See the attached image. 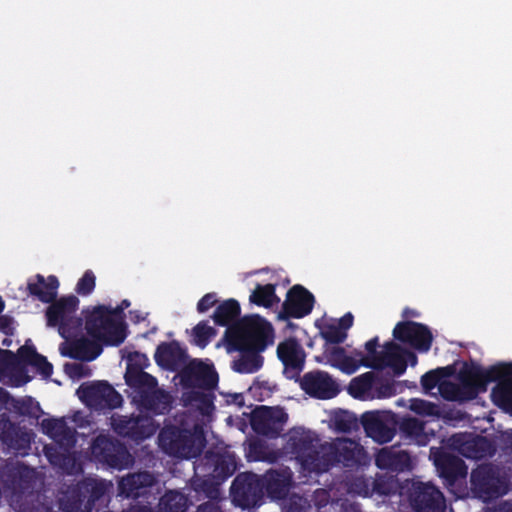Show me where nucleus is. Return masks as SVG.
<instances>
[{
	"label": "nucleus",
	"instance_id": "6e6d98bb",
	"mask_svg": "<svg viewBox=\"0 0 512 512\" xmlns=\"http://www.w3.org/2000/svg\"><path fill=\"white\" fill-rule=\"evenodd\" d=\"M249 391L253 394L254 397H258V400L262 401L264 397L271 395L273 389L269 381L259 380V378H257L249 388Z\"/></svg>",
	"mask_w": 512,
	"mask_h": 512
},
{
	"label": "nucleus",
	"instance_id": "58836bf2",
	"mask_svg": "<svg viewBox=\"0 0 512 512\" xmlns=\"http://www.w3.org/2000/svg\"><path fill=\"white\" fill-rule=\"evenodd\" d=\"M250 303L265 308H271L280 302V298L276 295L275 284H256L255 289L249 297Z\"/></svg>",
	"mask_w": 512,
	"mask_h": 512
},
{
	"label": "nucleus",
	"instance_id": "4d7b16f0",
	"mask_svg": "<svg viewBox=\"0 0 512 512\" xmlns=\"http://www.w3.org/2000/svg\"><path fill=\"white\" fill-rule=\"evenodd\" d=\"M410 409L419 415L431 416L435 412V405L423 399H412Z\"/></svg>",
	"mask_w": 512,
	"mask_h": 512
},
{
	"label": "nucleus",
	"instance_id": "c03bdc74",
	"mask_svg": "<svg viewBox=\"0 0 512 512\" xmlns=\"http://www.w3.org/2000/svg\"><path fill=\"white\" fill-rule=\"evenodd\" d=\"M483 379L487 387L491 382H500L506 379H512V364L498 363L488 368H483Z\"/></svg>",
	"mask_w": 512,
	"mask_h": 512
},
{
	"label": "nucleus",
	"instance_id": "9b49d317",
	"mask_svg": "<svg viewBox=\"0 0 512 512\" xmlns=\"http://www.w3.org/2000/svg\"><path fill=\"white\" fill-rule=\"evenodd\" d=\"M365 455L364 448L354 440L343 438L334 442L322 444V473L331 467L342 464L345 467H355L361 464Z\"/></svg>",
	"mask_w": 512,
	"mask_h": 512
},
{
	"label": "nucleus",
	"instance_id": "bf43d9fd",
	"mask_svg": "<svg viewBox=\"0 0 512 512\" xmlns=\"http://www.w3.org/2000/svg\"><path fill=\"white\" fill-rule=\"evenodd\" d=\"M18 363L17 355L14 352L0 349V371L12 369Z\"/></svg>",
	"mask_w": 512,
	"mask_h": 512
},
{
	"label": "nucleus",
	"instance_id": "f257e3e1",
	"mask_svg": "<svg viewBox=\"0 0 512 512\" xmlns=\"http://www.w3.org/2000/svg\"><path fill=\"white\" fill-rule=\"evenodd\" d=\"M192 488L209 499H217L221 484L236 471L235 457L229 453L207 450L194 464Z\"/></svg>",
	"mask_w": 512,
	"mask_h": 512
},
{
	"label": "nucleus",
	"instance_id": "aec40b11",
	"mask_svg": "<svg viewBox=\"0 0 512 512\" xmlns=\"http://www.w3.org/2000/svg\"><path fill=\"white\" fill-rule=\"evenodd\" d=\"M314 303L313 294L302 285L296 284L288 290L278 317L282 320L303 318L311 313Z\"/></svg>",
	"mask_w": 512,
	"mask_h": 512
},
{
	"label": "nucleus",
	"instance_id": "e433bc0d",
	"mask_svg": "<svg viewBox=\"0 0 512 512\" xmlns=\"http://www.w3.org/2000/svg\"><path fill=\"white\" fill-rule=\"evenodd\" d=\"M327 362L345 374L351 375L355 373L359 367L358 358L348 356L343 347L334 346L325 351Z\"/></svg>",
	"mask_w": 512,
	"mask_h": 512
},
{
	"label": "nucleus",
	"instance_id": "1a4fd4ad",
	"mask_svg": "<svg viewBox=\"0 0 512 512\" xmlns=\"http://www.w3.org/2000/svg\"><path fill=\"white\" fill-rule=\"evenodd\" d=\"M79 299L74 295L63 296L50 302L45 316L47 326L57 327L61 337L69 339L82 325V320L75 316Z\"/></svg>",
	"mask_w": 512,
	"mask_h": 512
},
{
	"label": "nucleus",
	"instance_id": "680f3d73",
	"mask_svg": "<svg viewBox=\"0 0 512 512\" xmlns=\"http://www.w3.org/2000/svg\"><path fill=\"white\" fill-rule=\"evenodd\" d=\"M249 455L255 461H265L268 459L267 447L261 442H252L249 445Z\"/></svg>",
	"mask_w": 512,
	"mask_h": 512
},
{
	"label": "nucleus",
	"instance_id": "052dcab7",
	"mask_svg": "<svg viewBox=\"0 0 512 512\" xmlns=\"http://www.w3.org/2000/svg\"><path fill=\"white\" fill-rule=\"evenodd\" d=\"M39 353L36 351V348L32 346L23 345L21 346L17 351V358L18 362L23 363L25 365H30V363L33 361V359L38 355Z\"/></svg>",
	"mask_w": 512,
	"mask_h": 512
},
{
	"label": "nucleus",
	"instance_id": "72a5a7b5",
	"mask_svg": "<svg viewBox=\"0 0 512 512\" xmlns=\"http://www.w3.org/2000/svg\"><path fill=\"white\" fill-rule=\"evenodd\" d=\"M183 377L193 381L199 387L212 390L218 384V374L213 365L202 361H192L183 370Z\"/></svg>",
	"mask_w": 512,
	"mask_h": 512
},
{
	"label": "nucleus",
	"instance_id": "774afa93",
	"mask_svg": "<svg viewBox=\"0 0 512 512\" xmlns=\"http://www.w3.org/2000/svg\"><path fill=\"white\" fill-rule=\"evenodd\" d=\"M197 512H222L219 505L212 502H206L201 504L197 508Z\"/></svg>",
	"mask_w": 512,
	"mask_h": 512
},
{
	"label": "nucleus",
	"instance_id": "0e129e2a",
	"mask_svg": "<svg viewBox=\"0 0 512 512\" xmlns=\"http://www.w3.org/2000/svg\"><path fill=\"white\" fill-rule=\"evenodd\" d=\"M15 320L10 315H0V332L6 336H13L15 332Z\"/></svg>",
	"mask_w": 512,
	"mask_h": 512
},
{
	"label": "nucleus",
	"instance_id": "ea45409f",
	"mask_svg": "<svg viewBox=\"0 0 512 512\" xmlns=\"http://www.w3.org/2000/svg\"><path fill=\"white\" fill-rule=\"evenodd\" d=\"M188 502L189 500L185 494L176 490H169L160 498L157 512H186Z\"/></svg>",
	"mask_w": 512,
	"mask_h": 512
},
{
	"label": "nucleus",
	"instance_id": "7c9ffc66",
	"mask_svg": "<svg viewBox=\"0 0 512 512\" xmlns=\"http://www.w3.org/2000/svg\"><path fill=\"white\" fill-rule=\"evenodd\" d=\"M379 469L392 472H403L411 469V457L408 452L395 446L382 448L375 457Z\"/></svg>",
	"mask_w": 512,
	"mask_h": 512
},
{
	"label": "nucleus",
	"instance_id": "c756f323",
	"mask_svg": "<svg viewBox=\"0 0 512 512\" xmlns=\"http://www.w3.org/2000/svg\"><path fill=\"white\" fill-rule=\"evenodd\" d=\"M41 427L43 432L55 441L60 448L72 449L76 444V431L69 427L66 421L61 419L49 418L42 420Z\"/></svg>",
	"mask_w": 512,
	"mask_h": 512
},
{
	"label": "nucleus",
	"instance_id": "603ef678",
	"mask_svg": "<svg viewBox=\"0 0 512 512\" xmlns=\"http://www.w3.org/2000/svg\"><path fill=\"white\" fill-rule=\"evenodd\" d=\"M321 336L327 343L338 345L346 340L347 332L335 324H329L321 330Z\"/></svg>",
	"mask_w": 512,
	"mask_h": 512
},
{
	"label": "nucleus",
	"instance_id": "6ab92c4d",
	"mask_svg": "<svg viewBox=\"0 0 512 512\" xmlns=\"http://www.w3.org/2000/svg\"><path fill=\"white\" fill-rule=\"evenodd\" d=\"M277 356L284 366V376L298 380L306 360V352L301 343L294 337L285 339L277 346Z\"/></svg>",
	"mask_w": 512,
	"mask_h": 512
},
{
	"label": "nucleus",
	"instance_id": "20e7f679",
	"mask_svg": "<svg viewBox=\"0 0 512 512\" xmlns=\"http://www.w3.org/2000/svg\"><path fill=\"white\" fill-rule=\"evenodd\" d=\"M85 329L92 339L106 346H119L127 337L125 322L112 317L110 308L104 305L86 312Z\"/></svg>",
	"mask_w": 512,
	"mask_h": 512
},
{
	"label": "nucleus",
	"instance_id": "a19ab883",
	"mask_svg": "<svg viewBox=\"0 0 512 512\" xmlns=\"http://www.w3.org/2000/svg\"><path fill=\"white\" fill-rule=\"evenodd\" d=\"M70 449L60 448V446L46 445L44 453L49 463L62 470L68 471L75 465V457L70 454Z\"/></svg>",
	"mask_w": 512,
	"mask_h": 512
},
{
	"label": "nucleus",
	"instance_id": "393cba45",
	"mask_svg": "<svg viewBox=\"0 0 512 512\" xmlns=\"http://www.w3.org/2000/svg\"><path fill=\"white\" fill-rule=\"evenodd\" d=\"M381 351V360L374 363H364V367L374 370H382L389 367L393 370L395 376H401L407 369V361H405V348L399 344L388 341L384 344Z\"/></svg>",
	"mask_w": 512,
	"mask_h": 512
},
{
	"label": "nucleus",
	"instance_id": "f8f14e48",
	"mask_svg": "<svg viewBox=\"0 0 512 512\" xmlns=\"http://www.w3.org/2000/svg\"><path fill=\"white\" fill-rule=\"evenodd\" d=\"M230 495L233 503L242 509L259 507L264 502V483L253 472L238 474L232 482Z\"/></svg>",
	"mask_w": 512,
	"mask_h": 512
},
{
	"label": "nucleus",
	"instance_id": "473e14b6",
	"mask_svg": "<svg viewBox=\"0 0 512 512\" xmlns=\"http://www.w3.org/2000/svg\"><path fill=\"white\" fill-rule=\"evenodd\" d=\"M101 342L86 337L69 342L66 349H62V355L71 359L90 362L95 360L103 351Z\"/></svg>",
	"mask_w": 512,
	"mask_h": 512
},
{
	"label": "nucleus",
	"instance_id": "3c124183",
	"mask_svg": "<svg viewBox=\"0 0 512 512\" xmlns=\"http://www.w3.org/2000/svg\"><path fill=\"white\" fill-rule=\"evenodd\" d=\"M378 346L379 338L375 336L365 343V349L367 351L366 356H364L361 351H354L355 356L358 357L360 366H364V363H374L381 360V351H377Z\"/></svg>",
	"mask_w": 512,
	"mask_h": 512
},
{
	"label": "nucleus",
	"instance_id": "8fccbe9b",
	"mask_svg": "<svg viewBox=\"0 0 512 512\" xmlns=\"http://www.w3.org/2000/svg\"><path fill=\"white\" fill-rule=\"evenodd\" d=\"M148 359L147 357L140 352H133L128 357V363L125 371V382L129 386L130 375L131 373H142L148 374L143 369L147 366Z\"/></svg>",
	"mask_w": 512,
	"mask_h": 512
},
{
	"label": "nucleus",
	"instance_id": "5fc2aeb1",
	"mask_svg": "<svg viewBox=\"0 0 512 512\" xmlns=\"http://www.w3.org/2000/svg\"><path fill=\"white\" fill-rule=\"evenodd\" d=\"M374 386L379 398H388L397 393L394 380L378 379L376 383L374 382Z\"/></svg>",
	"mask_w": 512,
	"mask_h": 512
},
{
	"label": "nucleus",
	"instance_id": "9d476101",
	"mask_svg": "<svg viewBox=\"0 0 512 512\" xmlns=\"http://www.w3.org/2000/svg\"><path fill=\"white\" fill-rule=\"evenodd\" d=\"M108 490L105 480L86 477L72 488L63 504L66 512H92L96 501Z\"/></svg>",
	"mask_w": 512,
	"mask_h": 512
},
{
	"label": "nucleus",
	"instance_id": "39448f33",
	"mask_svg": "<svg viewBox=\"0 0 512 512\" xmlns=\"http://www.w3.org/2000/svg\"><path fill=\"white\" fill-rule=\"evenodd\" d=\"M129 387L134 390L133 402L140 410L161 415L171 408L172 397L158 387L157 379L151 374L131 373Z\"/></svg>",
	"mask_w": 512,
	"mask_h": 512
},
{
	"label": "nucleus",
	"instance_id": "a211bd4d",
	"mask_svg": "<svg viewBox=\"0 0 512 512\" xmlns=\"http://www.w3.org/2000/svg\"><path fill=\"white\" fill-rule=\"evenodd\" d=\"M393 337L421 353L428 352L433 342V335L428 326L414 321L398 322L393 329Z\"/></svg>",
	"mask_w": 512,
	"mask_h": 512
},
{
	"label": "nucleus",
	"instance_id": "7ed1b4c3",
	"mask_svg": "<svg viewBox=\"0 0 512 512\" xmlns=\"http://www.w3.org/2000/svg\"><path fill=\"white\" fill-rule=\"evenodd\" d=\"M158 443L166 454L190 459L201 455L205 438L202 431L166 425L159 433Z\"/></svg>",
	"mask_w": 512,
	"mask_h": 512
},
{
	"label": "nucleus",
	"instance_id": "bb28decb",
	"mask_svg": "<svg viewBox=\"0 0 512 512\" xmlns=\"http://www.w3.org/2000/svg\"><path fill=\"white\" fill-rule=\"evenodd\" d=\"M264 483V492L272 499L286 498L293 479V473L288 467L270 469L261 477Z\"/></svg>",
	"mask_w": 512,
	"mask_h": 512
},
{
	"label": "nucleus",
	"instance_id": "4be33fe9",
	"mask_svg": "<svg viewBox=\"0 0 512 512\" xmlns=\"http://www.w3.org/2000/svg\"><path fill=\"white\" fill-rule=\"evenodd\" d=\"M300 379L301 389L316 399H331L338 392V386L332 377L324 371L315 370L305 373Z\"/></svg>",
	"mask_w": 512,
	"mask_h": 512
},
{
	"label": "nucleus",
	"instance_id": "c9c22d12",
	"mask_svg": "<svg viewBox=\"0 0 512 512\" xmlns=\"http://www.w3.org/2000/svg\"><path fill=\"white\" fill-rule=\"evenodd\" d=\"M238 351L239 357L233 360L231 368L240 374H251L260 370L264 363L263 356L260 355L261 352H255V350L250 349H234Z\"/></svg>",
	"mask_w": 512,
	"mask_h": 512
},
{
	"label": "nucleus",
	"instance_id": "b1692460",
	"mask_svg": "<svg viewBox=\"0 0 512 512\" xmlns=\"http://www.w3.org/2000/svg\"><path fill=\"white\" fill-rule=\"evenodd\" d=\"M439 476L447 487H452L467 475V466L458 456L447 452H439L434 459Z\"/></svg>",
	"mask_w": 512,
	"mask_h": 512
},
{
	"label": "nucleus",
	"instance_id": "49530a36",
	"mask_svg": "<svg viewBox=\"0 0 512 512\" xmlns=\"http://www.w3.org/2000/svg\"><path fill=\"white\" fill-rule=\"evenodd\" d=\"M452 367H438L436 369L430 370L426 372L421 377V385L425 392H430L436 386L439 387V384L442 382V378L451 375Z\"/></svg>",
	"mask_w": 512,
	"mask_h": 512
},
{
	"label": "nucleus",
	"instance_id": "f704fd0d",
	"mask_svg": "<svg viewBox=\"0 0 512 512\" xmlns=\"http://www.w3.org/2000/svg\"><path fill=\"white\" fill-rule=\"evenodd\" d=\"M58 287L59 281L54 275L45 279L41 274H37L35 281L29 280L27 284L29 294L43 303H50L56 299Z\"/></svg>",
	"mask_w": 512,
	"mask_h": 512
},
{
	"label": "nucleus",
	"instance_id": "0eeeda50",
	"mask_svg": "<svg viewBox=\"0 0 512 512\" xmlns=\"http://www.w3.org/2000/svg\"><path fill=\"white\" fill-rule=\"evenodd\" d=\"M459 383L442 381L439 384V393L447 401H471L480 393L486 392L483 379L482 366L477 363H464L458 374Z\"/></svg>",
	"mask_w": 512,
	"mask_h": 512
},
{
	"label": "nucleus",
	"instance_id": "338daca9",
	"mask_svg": "<svg viewBox=\"0 0 512 512\" xmlns=\"http://www.w3.org/2000/svg\"><path fill=\"white\" fill-rule=\"evenodd\" d=\"M354 316L351 312H347L344 314L338 322V327H341L343 331L347 332L348 329H350L353 325Z\"/></svg>",
	"mask_w": 512,
	"mask_h": 512
},
{
	"label": "nucleus",
	"instance_id": "6e6552de",
	"mask_svg": "<svg viewBox=\"0 0 512 512\" xmlns=\"http://www.w3.org/2000/svg\"><path fill=\"white\" fill-rule=\"evenodd\" d=\"M470 490L475 498L489 503L508 493L509 480L498 466L483 463L471 471Z\"/></svg>",
	"mask_w": 512,
	"mask_h": 512
},
{
	"label": "nucleus",
	"instance_id": "2eb2a0df",
	"mask_svg": "<svg viewBox=\"0 0 512 512\" xmlns=\"http://www.w3.org/2000/svg\"><path fill=\"white\" fill-rule=\"evenodd\" d=\"M288 420V414L281 407L258 406L251 412L250 424L253 431L269 439L278 438Z\"/></svg>",
	"mask_w": 512,
	"mask_h": 512
},
{
	"label": "nucleus",
	"instance_id": "dca6fc26",
	"mask_svg": "<svg viewBox=\"0 0 512 512\" xmlns=\"http://www.w3.org/2000/svg\"><path fill=\"white\" fill-rule=\"evenodd\" d=\"M407 494L410 505L415 512H443L444 510V496L431 483L412 481Z\"/></svg>",
	"mask_w": 512,
	"mask_h": 512
},
{
	"label": "nucleus",
	"instance_id": "a878e982",
	"mask_svg": "<svg viewBox=\"0 0 512 512\" xmlns=\"http://www.w3.org/2000/svg\"><path fill=\"white\" fill-rule=\"evenodd\" d=\"M0 440L15 454L24 455L30 449V434L9 419L0 421Z\"/></svg>",
	"mask_w": 512,
	"mask_h": 512
},
{
	"label": "nucleus",
	"instance_id": "c85d7f7f",
	"mask_svg": "<svg viewBox=\"0 0 512 512\" xmlns=\"http://www.w3.org/2000/svg\"><path fill=\"white\" fill-rule=\"evenodd\" d=\"M2 481L13 494H24L32 488L34 470L25 465L8 467L2 474Z\"/></svg>",
	"mask_w": 512,
	"mask_h": 512
},
{
	"label": "nucleus",
	"instance_id": "a18cd8bd",
	"mask_svg": "<svg viewBox=\"0 0 512 512\" xmlns=\"http://www.w3.org/2000/svg\"><path fill=\"white\" fill-rule=\"evenodd\" d=\"M375 376L373 372H366L353 378L349 385V393L355 398H360L374 386Z\"/></svg>",
	"mask_w": 512,
	"mask_h": 512
},
{
	"label": "nucleus",
	"instance_id": "f03ea898",
	"mask_svg": "<svg viewBox=\"0 0 512 512\" xmlns=\"http://www.w3.org/2000/svg\"><path fill=\"white\" fill-rule=\"evenodd\" d=\"M272 325L259 315L244 317L225 331V339L231 349H250L263 352L273 343Z\"/></svg>",
	"mask_w": 512,
	"mask_h": 512
},
{
	"label": "nucleus",
	"instance_id": "ddd939ff",
	"mask_svg": "<svg viewBox=\"0 0 512 512\" xmlns=\"http://www.w3.org/2000/svg\"><path fill=\"white\" fill-rule=\"evenodd\" d=\"M91 451L97 461L113 469H126L134 462L126 445L107 435L97 436L93 440Z\"/></svg>",
	"mask_w": 512,
	"mask_h": 512
},
{
	"label": "nucleus",
	"instance_id": "412c9836",
	"mask_svg": "<svg viewBox=\"0 0 512 512\" xmlns=\"http://www.w3.org/2000/svg\"><path fill=\"white\" fill-rule=\"evenodd\" d=\"M453 447L465 458L483 459L494 455L496 449L485 436L456 434L451 438Z\"/></svg>",
	"mask_w": 512,
	"mask_h": 512
},
{
	"label": "nucleus",
	"instance_id": "4c0bfd02",
	"mask_svg": "<svg viewBox=\"0 0 512 512\" xmlns=\"http://www.w3.org/2000/svg\"><path fill=\"white\" fill-rule=\"evenodd\" d=\"M240 313L241 308L239 302L231 298L223 301L216 307L212 319L216 325L228 328L239 321Z\"/></svg>",
	"mask_w": 512,
	"mask_h": 512
},
{
	"label": "nucleus",
	"instance_id": "423d86ee",
	"mask_svg": "<svg viewBox=\"0 0 512 512\" xmlns=\"http://www.w3.org/2000/svg\"><path fill=\"white\" fill-rule=\"evenodd\" d=\"M322 444L318 436L304 428H293L288 433L286 450L309 473H322Z\"/></svg>",
	"mask_w": 512,
	"mask_h": 512
},
{
	"label": "nucleus",
	"instance_id": "5701e85b",
	"mask_svg": "<svg viewBox=\"0 0 512 512\" xmlns=\"http://www.w3.org/2000/svg\"><path fill=\"white\" fill-rule=\"evenodd\" d=\"M361 422L367 436L380 444L390 442L396 434L397 422L385 419L378 412L364 413Z\"/></svg>",
	"mask_w": 512,
	"mask_h": 512
},
{
	"label": "nucleus",
	"instance_id": "79ce46f5",
	"mask_svg": "<svg viewBox=\"0 0 512 512\" xmlns=\"http://www.w3.org/2000/svg\"><path fill=\"white\" fill-rule=\"evenodd\" d=\"M495 405L512 415V379L498 382L491 391Z\"/></svg>",
	"mask_w": 512,
	"mask_h": 512
},
{
	"label": "nucleus",
	"instance_id": "13d9d810",
	"mask_svg": "<svg viewBox=\"0 0 512 512\" xmlns=\"http://www.w3.org/2000/svg\"><path fill=\"white\" fill-rule=\"evenodd\" d=\"M30 365L36 368L44 378H50L53 374V365L41 354H38Z\"/></svg>",
	"mask_w": 512,
	"mask_h": 512
},
{
	"label": "nucleus",
	"instance_id": "69168bd1",
	"mask_svg": "<svg viewBox=\"0 0 512 512\" xmlns=\"http://www.w3.org/2000/svg\"><path fill=\"white\" fill-rule=\"evenodd\" d=\"M286 512H305V506L302 504V498H290L286 505Z\"/></svg>",
	"mask_w": 512,
	"mask_h": 512
},
{
	"label": "nucleus",
	"instance_id": "09e8293b",
	"mask_svg": "<svg viewBox=\"0 0 512 512\" xmlns=\"http://www.w3.org/2000/svg\"><path fill=\"white\" fill-rule=\"evenodd\" d=\"M194 343L204 348L206 347L211 339L216 335V329L208 325L207 321L199 322L192 330Z\"/></svg>",
	"mask_w": 512,
	"mask_h": 512
},
{
	"label": "nucleus",
	"instance_id": "2f4dec72",
	"mask_svg": "<svg viewBox=\"0 0 512 512\" xmlns=\"http://www.w3.org/2000/svg\"><path fill=\"white\" fill-rule=\"evenodd\" d=\"M154 359L159 366L174 371L185 364L187 354L177 341L162 342L157 346Z\"/></svg>",
	"mask_w": 512,
	"mask_h": 512
},
{
	"label": "nucleus",
	"instance_id": "de8ad7c7",
	"mask_svg": "<svg viewBox=\"0 0 512 512\" xmlns=\"http://www.w3.org/2000/svg\"><path fill=\"white\" fill-rule=\"evenodd\" d=\"M334 429L341 433H351L358 429V420L353 413L340 410L332 418Z\"/></svg>",
	"mask_w": 512,
	"mask_h": 512
},
{
	"label": "nucleus",
	"instance_id": "864d4df0",
	"mask_svg": "<svg viewBox=\"0 0 512 512\" xmlns=\"http://www.w3.org/2000/svg\"><path fill=\"white\" fill-rule=\"evenodd\" d=\"M96 285V277L92 270H86L83 276L78 280L75 291L81 296L90 295Z\"/></svg>",
	"mask_w": 512,
	"mask_h": 512
},
{
	"label": "nucleus",
	"instance_id": "37998d69",
	"mask_svg": "<svg viewBox=\"0 0 512 512\" xmlns=\"http://www.w3.org/2000/svg\"><path fill=\"white\" fill-rule=\"evenodd\" d=\"M397 427L405 438L416 440L423 443L421 439L425 438L424 422L415 417H404L397 422Z\"/></svg>",
	"mask_w": 512,
	"mask_h": 512
},
{
	"label": "nucleus",
	"instance_id": "e2e57ef3",
	"mask_svg": "<svg viewBox=\"0 0 512 512\" xmlns=\"http://www.w3.org/2000/svg\"><path fill=\"white\" fill-rule=\"evenodd\" d=\"M218 302L217 294L210 292L205 294L197 303V310L199 313H205Z\"/></svg>",
	"mask_w": 512,
	"mask_h": 512
},
{
	"label": "nucleus",
	"instance_id": "f3484780",
	"mask_svg": "<svg viewBox=\"0 0 512 512\" xmlns=\"http://www.w3.org/2000/svg\"><path fill=\"white\" fill-rule=\"evenodd\" d=\"M80 399L87 405L99 409H115L122 405L123 398L107 381L83 384L78 389Z\"/></svg>",
	"mask_w": 512,
	"mask_h": 512
},
{
	"label": "nucleus",
	"instance_id": "4468645a",
	"mask_svg": "<svg viewBox=\"0 0 512 512\" xmlns=\"http://www.w3.org/2000/svg\"><path fill=\"white\" fill-rule=\"evenodd\" d=\"M110 424L118 436L137 443L150 438L156 432L153 418L144 414H113Z\"/></svg>",
	"mask_w": 512,
	"mask_h": 512
},
{
	"label": "nucleus",
	"instance_id": "cd10ccee",
	"mask_svg": "<svg viewBox=\"0 0 512 512\" xmlns=\"http://www.w3.org/2000/svg\"><path fill=\"white\" fill-rule=\"evenodd\" d=\"M155 483L154 475L148 471L128 474L119 481V495L125 498L138 499L149 493L150 488Z\"/></svg>",
	"mask_w": 512,
	"mask_h": 512
}]
</instances>
